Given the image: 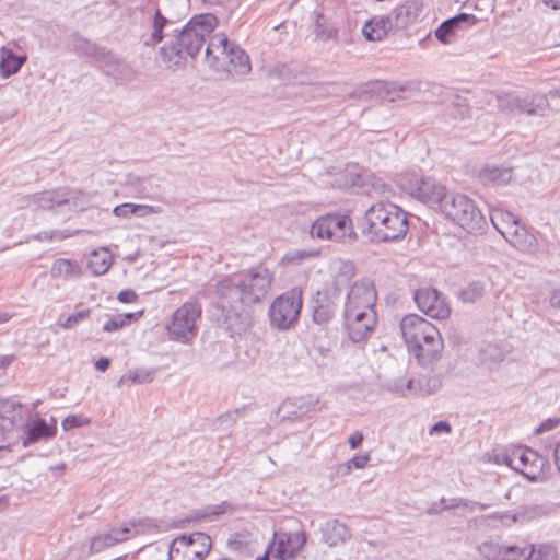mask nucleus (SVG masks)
Masks as SVG:
<instances>
[{
  "label": "nucleus",
  "instance_id": "nucleus-1",
  "mask_svg": "<svg viewBox=\"0 0 560 560\" xmlns=\"http://www.w3.org/2000/svg\"><path fill=\"white\" fill-rule=\"evenodd\" d=\"M272 281L273 273L257 266L242 277H228L217 283L215 306L221 311L223 324L229 330L240 334L249 326L248 308L267 296Z\"/></svg>",
  "mask_w": 560,
  "mask_h": 560
},
{
  "label": "nucleus",
  "instance_id": "nucleus-2",
  "mask_svg": "<svg viewBox=\"0 0 560 560\" xmlns=\"http://www.w3.org/2000/svg\"><path fill=\"white\" fill-rule=\"evenodd\" d=\"M217 18L212 14L194 16L180 31L174 30L170 39L160 48L162 61L168 69H177L186 57H195L205 44L206 37L215 28Z\"/></svg>",
  "mask_w": 560,
  "mask_h": 560
},
{
  "label": "nucleus",
  "instance_id": "nucleus-3",
  "mask_svg": "<svg viewBox=\"0 0 560 560\" xmlns=\"http://www.w3.org/2000/svg\"><path fill=\"white\" fill-rule=\"evenodd\" d=\"M377 294L370 280L355 281L345 301L343 318L349 338L353 342L365 340L374 330L377 317Z\"/></svg>",
  "mask_w": 560,
  "mask_h": 560
},
{
  "label": "nucleus",
  "instance_id": "nucleus-4",
  "mask_svg": "<svg viewBox=\"0 0 560 560\" xmlns=\"http://www.w3.org/2000/svg\"><path fill=\"white\" fill-rule=\"evenodd\" d=\"M366 226L363 233L372 242H390L404 237L408 231L407 213L398 206L380 201L372 205L364 214Z\"/></svg>",
  "mask_w": 560,
  "mask_h": 560
},
{
  "label": "nucleus",
  "instance_id": "nucleus-5",
  "mask_svg": "<svg viewBox=\"0 0 560 560\" xmlns=\"http://www.w3.org/2000/svg\"><path fill=\"white\" fill-rule=\"evenodd\" d=\"M439 211L468 233H481L487 221L467 195L448 191Z\"/></svg>",
  "mask_w": 560,
  "mask_h": 560
},
{
  "label": "nucleus",
  "instance_id": "nucleus-6",
  "mask_svg": "<svg viewBox=\"0 0 560 560\" xmlns=\"http://www.w3.org/2000/svg\"><path fill=\"white\" fill-rule=\"evenodd\" d=\"M201 305L190 300L178 307L166 325L170 339L182 343L190 342L197 336V319L201 316Z\"/></svg>",
  "mask_w": 560,
  "mask_h": 560
},
{
  "label": "nucleus",
  "instance_id": "nucleus-7",
  "mask_svg": "<svg viewBox=\"0 0 560 560\" xmlns=\"http://www.w3.org/2000/svg\"><path fill=\"white\" fill-rule=\"evenodd\" d=\"M302 308V292L292 289L278 296L270 305L269 318L272 327L279 330L290 329L296 322Z\"/></svg>",
  "mask_w": 560,
  "mask_h": 560
},
{
  "label": "nucleus",
  "instance_id": "nucleus-8",
  "mask_svg": "<svg viewBox=\"0 0 560 560\" xmlns=\"http://www.w3.org/2000/svg\"><path fill=\"white\" fill-rule=\"evenodd\" d=\"M401 186L411 197L429 205L436 211H439L448 194L446 187L438 183L434 178H422L416 174L406 176L401 180Z\"/></svg>",
  "mask_w": 560,
  "mask_h": 560
},
{
  "label": "nucleus",
  "instance_id": "nucleus-9",
  "mask_svg": "<svg viewBox=\"0 0 560 560\" xmlns=\"http://www.w3.org/2000/svg\"><path fill=\"white\" fill-rule=\"evenodd\" d=\"M211 548V538L200 532L176 537L168 549V560H203Z\"/></svg>",
  "mask_w": 560,
  "mask_h": 560
},
{
  "label": "nucleus",
  "instance_id": "nucleus-10",
  "mask_svg": "<svg viewBox=\"0 0 560 560\" xmlns=\"http://www.w3.org/2000/svg\"><path fill=\"white\" fill-rule=\"evenodd\" d=\"M497 106L502 112L518 114H537L549 106L547 95L526 93L523 95L508 93L497 97Z\"/></svg>",
  "mask_w": 560,
  "mask_h": 560
},
{
  "label": "nucleus",
  "instance_id": "nucleus-11",
  "mask_svg": "<svg viewBox=\"0 0 560 560\" xmlns=\"http://www.w3.org/2000/svg\"><path fill=\"white\" fill-rule=\"evenodd\" d=\"M351 230V220L342 214H327L318 218L311 226L312 237L341 241Z\"/></svg>",
  "mask_w": 560,
  "mask_h": 560
},
{
  "label": "nucleus",
  "instance_id": "nucleus-12",
  "mask_svg": "<svg viewBox=\"0 0 560 560\" xmlns=\"http://www.w3.org/2000/svg\"><path fill=\"white\" fill-rule=\"evenodd\" d=\"M340 298L337 282L328 283L318 290L313 300V319L316 324H327L335 315Z\"/></svg>",
  "mask_w": 560,
  "mask_h": 560
},
{
  "label": "nucleus",
  "instance_id": "nucleus-13",
  "mask_svg": "<svg viewBox=\"0 0 560 560\" xmlns=\"http://www.w3.org/2000/svg\"><path fill=\"white\" fill-rule=\"evenodd\" d=\"M504 463L526 478L535 480L542 466V457L532 448L518 447L504 456Z\"/></svg>",
  "mask_w": 560,
  "mask_h": 560
},
{
  "label": "nucleus",
  "instance_id": "nucleus-14",
  "mask_svg": "<svg viewBox=\"0 0 560 560\" xmlns=\"http://www.w3.org/2000/svg\"><path fill=\"white\" fill-rule=\"evenodd\" d=\"M400 330L408 348L433 337L432 335L439 331L432 323L416 314H408L401 318Z\"/></svg>",
  "mask_w": 560,
  "mask_h": 560
},
{
  "label": "nucleus",
  "instance_id": "nucleus-15",
  "mask_svg": "<svg viewBox=\"0 0 560 560\" xmlns=\"http://www.w3.org/2000/svg\"><path fill=\"white\" fill-rule=\"evenodd\" d=\"M413 299L419 310L432 318L444 319L451 314L447 302L435 289L421 288L415 292Z\"/></svg>",
  "mask_w": 560,
  "mask_h": 560
},
{
  "label": "nucleus",
  "instance_id": "nucleus-16",
  "mask_svg": "<svg viewBox=\"0 0 560 560\" xmlns=\"http://www.w3.org/2000/svg\"><path fill=\"white\" fill-rule=\"evenodd\" d=\"M306 542L304 532H278L275 533V555L277 560H292Z\"/></svg>",
  "mask_w": 560,
  "mask_h": 560
},
{
  "label": "nucleus",
  "instance_id": "nucleus-17",
  "mask_svg": "<svg viewBox=\"0 0 560 560\" xmlns=\"http://www.w3.org/2000/svg\"><path fill=\"white\" fill-rule=\"evenodd\" d=\"M69 202V190L66 188H60L26 196L21 200V207H27L33 210H51L56 207H61Z\"/></svg>",
  "mask_w": 560,
  "mask_h": 560
},
{
  "label": "nucleus",
  "instance_id": "nucleus-18",
  "mask_svg": "<svg viewBox=\"0 0 560 560\" xmlns=\"http://www.w3.org/2000/svg\"><path fill=\"white\" fill-rule=\"evenodd\" d=\"M432 336L433 337L408 348L409 352L415 355L418 363L422 366H431L442 357L444 343L441 334L436 331Z\"/></svg>",
  "mask_w": 560,
  "mask_h": 560
},
{
  "label": "nucleus",
  "instance_id": "nucleus-19",
  "mask_svg": "<svg viewBox=\"0 0 560 560\" xmlns=\"http://www.w3.org/2000/svg\"><path fill=\"white\" fill-rule=\"evenodd\" d=\"M231 43L225 34L219 33L211 36L206 47V60L215 71L226 68V57Z\"/></svg>",
  "mask_w": 560,
  "mask_h": 560
},
{
  "label": "nucleus",
  "instance_id": "nucleus-20",
  "mask_svg": "<svg viewBox=\"0 0 560 560\" xmlns=\"http://www.w3.org/2000/svg\"><path fill=\"white\" fill-rule=\"evenodd\" d=\"M101 65L108 75L120 82H131L138 77L137 70L130 63L118 58L109 50L101 61Z\"/></svg>",
  "mask_w": 560,
  "mask_h": 560
},
{
  "label": "nucleus",
  "instance_id": "nucleus-21",
  "mask_svg": "<svg viewBox=\"0 0 560 560\" xmlns=\"http://www.w3.org/2000/svg\"><path fill=\"white\" fill-rule=\"evenodd\" d=\"M133 524H125L120 527H113L106 533L98 534L91 541V550L101 552L102 550L122 542L131 536Z\"/></svg>",
  "mask_w": 560,
  "mask_h": 560
},
{
  "label": "nucleus",
  "instance_id": "nucleus-22",
  "mask_svg": "<svg viewBox=\"0 0 560 560\" xmlns=\"http://www.w3.org/2000/svg\"><path fill=\"white\" fill-rule=\"evenodd\" d=\"M225 62L226 68H222L220 71L236 75H247L252 71L249 56L235 43H231Z\"/></svg>",
  "mask_w": 560,
  "mask_h": 560
},
{
  "label": "nucleus",
  "instance_id": "nucleus-23",
  "mask_svg": "<svg viewBox=\"0 0 560 560\" xmlns=\"http://www.w3.org/2000/svg\"><path fill=\"white\" fill-rule=\"evenodd\" d=\"M172 24L170 16H167V10L164 5V1L161 0L152 19V32L148 39L144 40L145 46H155L161 43L165 37H168V33H164Z\"/></svg>",
  "mask_w": 560,
  "mask_h": 560
},
{
  "label": "nucleus",
  "instance_id": "nucleus-24",
  "mask_svg": "<svg viewBox=\"0 0 560 560\" xmlns=\"http://www.w3.org/2000/svg\"><path fill=\"white\" fill-rule=\"evenodd\" d=\"M512 246L522 252H534L538 246L536 236L518 222L503 236Z\"/></svg>",
  "mask_w": 560,
  "mask_h": 560
},
{
  "label": "nucleus",
  "instance_id": "nucleus-25",
  "mask_svg": "<svg viewBox=\"0 0 560 560\" xmlns=\"http://www.w3.org/2000/svg\"><path fill=\"white\" fill-rule=\"evenodd\" d=\"M423 11V0H408L392 12L396 27H406L415 22Z\"/></svg>",
  "mask_w": 560,
  "mask_h": 560
},
{
  "label": "nucleus",
  "instance_id": "nucleus-26",
  "mask_svg": "<svg viewBox=\"0 0 560 560\" xmlns=\"http://www.w3.org/2000/svg\"><path fill=\"white\" fill-rule=\"evenodd\" d=\"M485 185L502 186L509 184L513 177V168L504 165H485L478 175Z\"/></svg>",
  "mask_w": 560,
  "mask_h": 560
},
{
  "label": "nucleus",
  "instance_id": "nucleus-27",
  "mask_svg": "<svg viewBox=\"0 0 560 560\" xmlns=\"http://www.w3.org/2000/svg\"><path fill=\"white\" fill-rule=\"evenodd\" d=\"M320 532L323 534V540L329 547L345 544L351 537L348 527L337 518L326 521L320 527Z\"/></svg>",
  "mask_w": 560,
  "mask_h": 560
},
{
  "label": "nucleus",
  "instance_id": "nucleus-28",
  "mask_svg": "<svg viewBox=\"0 0 560 560\" xmlns=\"http://www.w3.org/2000/svg\"><path fill=\"white\" fill-rule=\"evenodd\" d=\"M494 551L493 560H529L536 552L535 546H485Z\"/></svg>",
  "mask_w": 560,
  "mask_h": 560
},
{
  "label": "nucleus",
  "instance_id": "nucleus-29",
  "mask_svg": "<svg viewBox=\"0 0 560 560\" xmlns=\"http://www.w3.org/2000/svg\"><path fill=\"white\" fill-rule=\"evenodd\" d=\"M407 387L410 394L425 396L438 392L442 387V380L440 375L420 374L416 378H408Z\"/></svg>",
  "mask_w": 560,
  "mask_h": 560
},
{
  "label": "nucleus",
  "instance_id": "nucleus-30",
  "mask_svg": "<svg viewBox=\"0 0 560 560\" xmlns=\"http://www.w3.org/2000/svg\"><path fill=\"white\" fill-rule=\"evenodd\" d=\"M26 436L23 439V446H28L40 440H47L56 434V427L49 425L44 419L37 418L26 425Z\"/></svg>",
  "mask_w": 560,
  "mask_h": 560
},
{
  "label": "nucleus",
  "instance_id": "nucleus-31",
  "mask_svg": "<svg viewBox=\"0 0 560 560\" xmlns=\"http://www.w3.org/2000/svg\"><path fill=\"white\" fill-rule=\"evenodd\" d=\"M389 16H374L366 21L362 27L363 36L370 42H380L386 37L392 28Z\"/></svg>",
  "mask_w": 560,
  "mask_h": 560
},
{
  "label": "nucleus",
  "instance_id": "nucleus-32",
  "mask_svg": "<svg viewBox=\"0 0 560 560\" xmlns=\"http://www.w3.org/2000/svg\"><path fill=\"white\" fill-rule=\"evenodd\" d=\"M70 44L78 55L91 57L100 63L108 51L104 47H101L78 34L71 36Z\"/></svg>",
  "mask_w": 560,
  "mask_h": 560
},
{
  "label": "nucleus",
  "instance_id": "nucleus-33",
  "mask_svg": "<svg viewBox=\"0 0 560 560\" xmlns=\"http://www.w3.org/2000/svg\"><path fill=\"white\" fill-rule=\"evenodd\" d=\"M472 18L469 14L460 13L454 18L444 21L434 32L435 37L443 44L453 42L456 31L460 22L467 21Z\"/></svg>",
  "mask_w": 560,
  "mask_h": 560
},
{
  "label": "nucleus",
  "instance_id": "nucleus-34",
  "mask_svg": "<svg viewBox=\"0 0 560 560\" xmlns=\"http://www.w3.org/2000/svg\"><path fill=\"white\" fill-rule=\"evenodd\" d=\"M22 405L20 401L11 398L0 399V418L9 420L13 427H22L24 418L22 416Z\"/></svg>",
  "mask_w": 560,
  "mask_h": 560
},
{
  "label": "nucleus",
  "instance_id": "nucleus-35",
  "mask_svg": "<svg viewBox=\"0 0 560 560\" xmlns=\"http://www.w3.org/2000/svg\"><path fill=\"white\" fill-rule=\"evenodd\" d=\"M490 220L495 230L504 236L506 231H510L513 225L518 222V218L506 210L495 208L490 213Z\"/></svg>",
  "mask_w": 560,
  "mask_h": 560
},
{
  "label": "nucleus",
  "instance_id": "nucleus-36",
  "mask_svg": "<svg viewBox=\"0 0 560 560\" xmlns=\"http://www.w3.org/2000/svg\"><path fill=\"white\" fill-rule=\"evenodd\" d=\"M26 61V56H16L12 50L3 48L1 51L0 73L2 77L8 78L16 73L23 63Z\"/></svg>",
  "mask_w": 560,
  "mask_h": 560
},
{
  "label": "nucleus",
  "instance_id": "nucleus-37",
  "mask_svg": "<svg viewBox=\"0 0 560 560\" xmlns=\"http://www.w3.org/2000/svg\"><path fill=\"white\" fill-rule=\"evenodd\" d=\"M112 264L113 257L109 250L107 248H101L91 253L88 266L93 275L101 276L108 271Z\"/></svg>",
  "mask_w": 560,
  "mask_h": 560
},
{
  "label": "nucleus",
  "instance_id": "nucleus-38",
  "mask_svg": "<svg viewBox=\"0 0 560 560\" xmlns=\"http://www.w3.org/2000/svg\"><path fill=\"white\" fill-rule=\"evenodd\" d=\"M314 34L316 39L327 42L329 39H337L338 30L337 27L324 16L323 13H315L314 21Z\"/></svg>",
  "mask_w": 560,
  "mask_h": 560
},
{
  "label": "nucleus",
  "instance_id": "nucleus-39",
  "mask_svg": "<svg viewBox=\"0 0 560 560\" xmlns=\"http://www.w3.org/2000/svg\"><path fill=\"white\" fill-rule=\"evenodd\" d=\"M52 278L70 279L81 277V268L78 264L72 262L69 259H57L50 270Z\"/></svg>",
  "mask_w": 560,
  "mask_h": 560
},
{
  "label": "nucleus",
  "instance_id": "nucleus-40",
  "mask_svg": "<svg viewBox=\"0 0 560 560\" xmlns=\"http://www.w3.org/2000/svg\"><path fill=\"white\" fill-rule=\"evenodd\" d=\"M407 380L404 371L399 370L395 375L386 377L382 383V387L395 395L406 396L409 393Z\"/></svg>",
  "mask_w": 560,
  "mask_h": 560
},
{
  "label": "nucleus",
  "instance_id": "nucleus-41",
  "mask_svg": "<svg viewBox=\"0 0 560 560\" xmlns=\"http://www.w3.org/2000/svg\"><path fill=\"white\" fill-rule=\"evenodd\" d=\"M156 373V369H135L129 370L126 374H124L119 384H143L153 381Z\"/></svg>",
  "mask_w": 560,
  "mask_h": 560
},
{
  "label": "nucleus",
  "instance_id": "nucleus-42",
  "mask_svg": "<svg viewBox=\"0 0 560 560\" xmlns=\"http://www.w3.org/2000/svg\"><path fill=\"white\" fill-rule=\"evenodd\" d=\"M547 513V509L538 504L523 505L516 511V518L521 521H530L540 517Z\"/></svg>",
  "mask_w": 560,
  "mask_h": 560
},
{
  "label": "nucleus",
  "instance_id": "nucleus-43",
  "mask_svg": "<svg viewBox=\"0 0 560 560\" xmlns=\"http://www.w3.org/2000/svg\"><path fill=\"white\" fill-rule=\"evenodd\" d=\"M485 293V288L480 282H471L459 292V298L464 302L472 303L480 299Z\"/></svg>",
  "mask_w": 560,
  "mask_h": 560
},
{
  "label": "nucleus",
  "instance_id": "nucleus-44",
  "mask_svg": "<svg viewBox=\"0 0 560 560\" xmlns=\"http://www.w3.org/2000/svg\"><path fill=\"white\" fill-rule=\"evenodd\" d=\"M229 508H230V505L226 502H222L221 504H218V505L208 506L202 510L195 511L192 518L194 520H206V518L211 520L212 516H217V515L225 513Z\"/></svg>",
  "mask_w": 560,
  "mask_h": 560
},
{
  "label": "nucleus",
  "instance_id": "nucleus-45",
  "mask_svg": "<svg viewBox=\"0 0 560 560\" xmlns=\"http://www.w3.org/2000/svg\"><path fill=\"white\" fill-rule=\"evenodd\" d=\"M132 317H133L132 313L119 314V315L108 319L103 325V330L106 332H113V331L119 330L122 327H125L130 322V319Z\"/></svg>",
  "mask_w": 560,
  "mask_h": 560
},
{
  "label": "nucleus",
  "instance_id": "nucleus-46",
  "mask_svg": "<svg viewBox=\"0 0 560 560\" xmlns=\"http://www.w3.org/2000/svg\"><path fill=\"white\" fill-rule=\"evenodd\" d=\"M69 198L70 202L68 205H72L75 209L83 210L90 205L92 196L81 191L69 190Z\"/></svg>",
  "mask_w": 560,
  "mask_h": 560
},
{
  "label": "nucleus",
  "instance_id": "nucleus-47",
  "mask_svg": "<svg viewBox=\"0 0 560 560\" xmlns=\"http://www.w3.org/2000/svg\"><path fill=\"white\" fill-rule=\"evenodd\" d=\"M91 310L84 308L82 311H79L70 316L67 317V319L61 324V326L65 329H72L75 327L80 322L84 320L90 316Z\"/></svg>",
  "mask_w": 560,
  "mask_h": 560
},
{
  "label": "nucleus",
  "instance_id": "nucleus-48",
  "mask_svg": "<svg viewBox=\"0 0 560 560\" xmlns=\"http://www.w3.org/2000/svg\"><path fill=\"white\" fill-rule=\"evenodd\" d=\"M369 460H370V454L369 453L361 454V455H355L354 457H352L350 460H348L345 464L346 474H349L352 468H355V469H363V468H365L368 463H369Z\"/></svg>",
  "mask_w": 560,
  "mask_h": 560
},
{
  "label": "nucleus",
  "instance_id": "nucleus-49",
  "mask_svg": "<svg viewBox=\"0 0 560 560\" xmlns=\"http://www.w3.org/2000/svg\"><path fill=\"white\" fill-rule=\"evenodd\" d=\"M360 184V174L353 171L349 172V175L343 177L342 175L335 179L334 185L339 188H349Z\"/></svg>",
  "mask_w": 560,
  "mask_h": 560
},
{
  "label": "nucleus",
  "instance_id": "nucleus-50",
  "mask_svg": "<svg viewBox=\"0 0 560 560\" xmlns=\"http://www.w3.org/2000/svg\"><path fill=\"white\" fill-rule=\"evenodd\" d=\"M532 558H534V560H556L557 550L550 545L538 546Z\"/></svg>",
  "mask_w": 560,
  "mask_h": 560
},
{
  "label": "nucleus",
  "instance_id": "nucleus-51",
  "mask_svg": "<svg viewBox=\"0 0 560 560\" xmlns=\"http://www.w3.org/2000/svg\"><path fill=\"white\" fill-rule=\"evenodd\" d=\"M89 423V419H82L80 416L71 415L63 419L61 425L65 431H69Z\"/></svg>",
  "mask_w": 560,
  "mask_h": 560
},
{
  "label": "nucleus",
  "instance_id": "nucleus-52",
  "mask_svg": "<svg viewBox=\"0 0 560 560\" xmlns=\"http://www.w3.org/2000/svg\"><path fill=\"white\" fill-rule=\"evenodd\" d=\"M162 212L161 207L149 206V205H135L131 208V213L139 217H147L150 214H158Z\"/></svg>",
  "mask_w": 560,
  "mask_h": 560
},
{
  "label": "nucleus",
  "instance_id": "nucleus-53",
  "mask_svg": "<svg viewBox=\"0 0 560 560\" xmlns=\"http://www.w3.org/2000/svg\"><path fill=\"white\" fill-rule=\"evenodd\" d=\"M489 517L499 520L503 525L510 526L516 522H518V518H516V512H504V513H494L490 515Z\"/></svg>",
  "mask_w": 560,
  "mask_h": 560
},
{
  "label": "nucleus",
  "instance_id": "nucleus-54",
  "mask_svg": "<svg viewBox=\"0 0 560 560\" xmlns=\"http://www.w3.org/2000/svg\"><path fill=\"white\" fill-rule=\"evenodd\" d=\"M458 506H465V508L469 509V502H466L463 499H452L450 505L443 506L441 509L431 508V509H429L428 512L430 514H435V513L441 512L442 510L454 509V508H458Z\"/></svg>",
  "mask_w": 560,
  "mask_h": 560
},
{
  "label": "nucleus",
  "instance_id": "nucleus-55",
  "mask_svg": "<svg viewBox=\"0 0 560 560\" xmlns=\"http://www.w3.org/2000/svg\"><path fill=\"white\" fill-rule=\"evenodd\" d=\"M133 203H122L119 206H116L113 210L114 214L116 217L127 218L131 213V208Z\"/></svg>",
  "mask_w": 560,
  "mask_h": 560
},
{
  "label": "nucleus",
  "instance_id": "nucleus-56",
  "mask_svg": "<svg viewBox=\"0 0 560 560\" xmlns=\"http://www.w3.org/2000/svg\"><path fill=\"white\" fill-rule=\"evenodd\" d=\"M363 439V434L360 431H357L348 438V444L352 450H355L362 444Z\"/></svg>",
  "mask_w": 560,
  "mask_h": 560
},
{
  "label": "nucleus",
  "instance_id": "nucleus-57",
  "mask_svg": "<svg viewBox=\"0 0 560 560\" xmlns=\"http://www.w3.org/2000/svg\"><path fill=\"white\" fill-rule=\"evenodd\" d=\"M441 432H445V433L451 432V424L446 421H439L430 429L431 435L435 434V433H441Z\"/></svg>",
  "mask_w": 560,
  "mask_h": 560
},
{
  "label": "nucleus",
  "instance_id": "nucleus-58",
  "mask_svg": "<svg viewBox=\"0 0 560 560\" xmlns=\"http://www.w3.org/2000/svg\"><path fill=\"white\" fill-rule=\"evenodd\" d=\"M118 300L122 303H131L137 300V294L132 290H124L119 292Z\"/></svg>",
  "mask_w": 560,
  "mask_h": 560
},
{
  "label": "nucleus",
  "instance_id": "nucleus-59",
  "mask_svg": "<svg viewBox=\"0 0 560 560\" xmlns=\"http://www.w3.org/2000/svg\"><path fill=\"white\" fill-rule=\"evenodd\" d=\"M372 187L376 192H380L381 195H386L389 191V186L382 179L374 178Z\"/></svg>",
  "mask_w": 560,
  "mask_h": 560
},
{
  "label": "nucleus",
  "instance_id": "nucleus-60",
  "mask_svg": "<svg viewBox=\"0 0 560 560\" xmlns=\"http://www.w3.org/2000/svg\"><path fill=\"white\" fill-rule=\"evenodd\" d=\"M306 254L304 252H296V253H288L283 258L282 260L284 262H288V264H291V262H294L296 260H301L303 257H305Z\"/></svg>",
  "mask_w": 560,
  "mask_h": 560
},
{
  "label": "nucleus",
  "instance_id": "nucleus-61",
  "mask_svg": "<svg viewBox=\"0 0 560 560\" xmlns=\"http://www.w3.org/2000/svg\"><path fill=\"white\" fill-rule=\"evenodd\" d=\"M557 422L553 421V420H547L545 422H542L537 429H536V432L537 433H542L545 431H548V430H551L556 427Z\"/></svg>",
  "mask_w": 560,
  "mask_h": 560
},
{
  "label": "nucleus",
  "instance_id": "nucleus-62",
  "mask_svg": "<svg viewBox=\"0 0 560 560\" xmlns=\"http://www.w3.org/2000/svg\"><path fill=\"white\" fill-rule=\"evenodd\" d=\"M109 359L107 358H101L98 359L96 362H95V369L98 370V371H106L109 366Z\"/></svg>",
  "mask_w": 560,
  "mask_h": 560
},
{
  "label": "nucleus",
  "instance_id": "nucleus-63",
  "mask_svg": "<svg viewBox=\"0 0 560 560\" xmlns=\"http://www.w3.org/2000/svg\"><path fill=\"white\" fill-rule=\"evenodd\" d=\"M553 459L558 470L560 471V441L557 442L553 447Z\"/></svg>",
  "mask_w": 560,
  "mask_h": 560
},
{
  "label": "nucleus",
  "instance_id": "nucleus-64",
  "mask_svg": "<svg viewBox=\"0 0 560 560\" xmlns=\"http://www.w3.org/2000/svg\"><path fill=\"white\" fill-rule=\"evenodd\" d=\"M550 304L553 307L560 308V289L553 291V293L551 294V296H550Z\"/></svg>",
  "mask_w": 560,
  "mask_h": 560
}]
</instances>
